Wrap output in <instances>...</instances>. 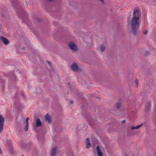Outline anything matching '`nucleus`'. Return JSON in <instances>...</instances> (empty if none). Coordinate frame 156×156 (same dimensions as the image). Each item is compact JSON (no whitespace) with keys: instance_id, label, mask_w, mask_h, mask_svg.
Masks as SVG:
<instances>
[{"instance_id":"1","label":"nucleus","mask_w":156,"mask_h":156,"mask_svg":"<svg viewBox=\"0 0 156 156\" xmlns=\"http://www.w3.org/2000/svg\"><path fill=\"white\" fill-rule=\"evenodd\" d=\"M139 15L137 9H134L133 16L130 21L131 29L133 33L135 34L137 33L139 25Z\"/></svg>"},{"instance_id":"2","label":"nucleus","mask_w":156,"mask_h":156,"mask_svg":"<svg viewBox=\"0 0 156 156\" xmlns=\"http://www.w3.org/2000/svg\"><path fill=\"white\" fill-rule=\"evenodd\" d=\"M71 69L73 71L80 72L82 71L81 69L79 67L78 64L76 62H73L70 66Z\"/></svg>"},{"instance_id":"3","label":"nucleus","mask_w":156,"mask_h":156,"mask_svg":"<svg viewBox=\"0 0 156 156\" xmlns=\"http://www.w3.org/2000/svg\"><path fill=\"white\" fill-rule=\"evenodd\" d=\"M4 75L5 76H10L11 78V79L13 81L16 80L17 78L15 75L13 71L9 72V73H4Z\"/></svg>"},{"instance_id":"4","label":"nucleus","mask_w":156,"mask_h":156,"mask_svg":"<svg viewBox=\"0 0 156 156\" xmlns=\"http://www.w3.org/2000/svg\"><path fill=\"white\" fill-rule=\"evenodd\" d=\"M0 41L5 45L9 44L10 43L9 41L6 38L2 36H0Z\"/></svg>"},{"instance_id":"5","label":"nucleus","mask_w":156,"mask_h":156,"mask_svg":"<svg viewBox=\"0 0 156 156\" xmlns=\"http://www.w3.org/2000/svg\"><path fill=\"white\" fill-rule=\"evenodd\" d=\"M69 48L72 50L76 51L78 50V48L77 46L73 42H70L69 44Z\"/></svg>"},{"instance_id":"6","label":"nucleus","mask_w":156,"mask_h":156,"mask_svg":"<svg viewBox=\"0 0 156 156\" xmlns=\"http://www.w3.org/2000/svg\"><path fill=\"white\" fill-rule=\"evenodd\" d=\"M4 122V117L1 115H0V133L3 130Z\"/></svg>"},{"instance_id":"7","label":"nucleus","mask_w":156,"mask_h":156,"mask_svg":"<svg viewBox=\"0 0 156 156\" xmlns=\"http://www.w3.org/2000/svg\"><path fill=\"white\" fill-rule=\"evenodd\" d=\"M42 125V122L41 121V119L39 118H37L36 122V128H34V129L37 132L36 129L39 127L41 126Z\"/></svg>"},{"instance_id":"8","label":"nucleus","mask_w":156,"mask_h":156,"mask_svg":"<svg viewBox=\"0 0 156 156\" xmlns=\"http://www.w3.org/2000/svg\"><path fill=\"white\" fill-rule=\"evenodd\" d=\"M45 120L47 122L48 124H50L51 122V116L48 114H47L45 115Z\"/></svg>"},{"instance_id":"9","label":"nucleus","mask_w":156,"mask_h":156,"mask_svg":"<svg viewBox=\"0 0 156 156\" xmlns=\"http://www.w3.org/2000/svg\"><path fill=\"white\" fill-rule=\"evenodd\" d=\"M96 150L98 156H103V153L99 146L96 147Z\"/></svg>"},{"instance_id":"10","label":"nucleus","mask_w":156,"mask_h":156,"mask_svg":"<svg viewBox=\"0 0 156 156\" xmlns=\"http://www.w3.org/2000/svg\"><path fill=\"white\" fill-rule=\"evenodd\" d=\"M57 153V147H54L52 148L50 156H55Z\"/></svg>"},{"instance_id":"11","label":"nucleus","mask_w":156,"mask_h":156,"mask_svg":"<svg viewBox=\"0 0 156 156\" xmlns=\"http://www.w3.org/2000/svg\"><path fill=\"white\" fill-rule=\"evenodd\" d=\"M86 147L88 148L91 147V144L90 142V139L89 138L86 139Z\"/></svg>"},{"instance_id":"12","label":"nucleus","mask_w":156,"mask_h":156,"mask_svg":"<svg viewBox=\"0 0 156 156\" xmlns=\"http://www.w3.org/2000/svg\"><path fill=\"white\" fill-rule=\"evenodd\" d=\"M151 106L150 103L147 102L145 104V108L147 111H148Z\"/></svg>"},{"instance_id":"13","label":"nucleus","mask_w":156,"mask_h":156,"mask_svg":"<svg viewBox=\"0 0 156 156\" xmlns=\"http://www.w3.org/2000/svg\"><path fill=\"white\" fill-rule=\"evenodd\" d=\"M81 61L83 62L86 63L87 64H90L91 62L90 61V59H81Z\"/></svg>"},{"instance_id":"14","label":"nucleus","mask_w":156,"mask_h":156,"mask_svg":"<svg viewBox=\"0 0 156 156\" xmlns=\"http://www.w3.org/2000/svg\"><path fill=\"white\" fill-rule=\"evenodd\" d=\"M105 50V47L104 44H101L100 46V50L101 52H104Z\"/></svg>"},{"instance_id":"15","label":"nucleus","mask_w":156,"mask_h":156,"mask_svg":"<svg viewBox=\"0 0 156 156\" xmlns=\"http://www.w3.org/2000/svg\"><path fill=\"white\" fill-rule=\"evenodd\" d=\"M143 124V123H142L141 124L137 125L135 127L134 126H132L131 127V129L132 130H134V129H138L139 128H140Z\"/></svg>"},{"instance_id":"16","label":"nucleus","mask_w":156,"mask_h":156,"mask_svg":"<svg viewBox=\"0 0 156 156\" xmlns=\"http://www.w3.org/2000/svg\"><path fill=\"white\" fill-rule=\"evenodd\" d=\"M121 106V103L120 102L117 103L116 105V107L117 109H119L120 108Z\"/></svg>"},{"instance_id":"17","label":"nucleus","mask_w":156,"mask_h":156,"mask_svg":"<svg viewBox=\"0 0 156 156\" xmlns=\"http://www.w3.org/2000/svg\"><path fill=\"white\" fill-rule=\"evenodd\" d=\"M28 124H26L24 128V130L26 131H27L28 130Z\"/></svg>"},{"instance_id":"18","label":"nucleus","mask_w":156,"mask_h":156,"mask_svg":"<svg viewBox=\"0 0 156 156\" xmlns=\"http://www.w3.org/2000/svg\"><path fill=\"white\" fill-rule=\"evenodd\" d=\"M20 123V122H18L17 124H16V126H17V129L19 131L20 130V126H19V124Z\"/></svg>"},{"instance_id":"19","label":"nucleus","mask_w":156,"mask_h":156,"mask_svg":"<svg viewBox=\"0 0 156 156\" xmlns=\"http://www.w3.org/2000/svg\"><path fill=\"white\" fill-rule=\"evenodd\" d=\"M135 84L136 86H138V80L137 79H136L135 81Z\"/></svg>"},{"instance_id":"20","label":"nucleus","mask_w":156,"mask_h":156,"mask_svg":"<svg viewBox=\"0 0 156 156\" xmlns=\"http://www.w3.org/2000/svg\"><path fill=\"white\" fill-rule=\"evenodd\" d=\"M29 119V118L28 117H27L26 119V124H29V122H28V120Z\"/></svg>"},{"instance_id":"21","label":"nucleus","mask_w":156,"mask_h":156,"mask_svg":"<svg viewBox=\"0 0 156 156\" xmlns=\"http://www.w3.org/2000/svg\"><path fill=\"white\" fill-rule=\"evenodd\" d=\"M150 53L148 51H146L145 52V54L146 55H148L150 54Z\"/></svg>"},{"instance_id":"22","label":"nucleus","mask_w":156,"mask_h":156,"mask_svg":"<svg viewBox=\"0 0 156 156\" xmlns=\"http://www.w3.org/2000/svg\"><path fill=\"white\" fill-rule=\"evenodd\" d=\"M143 33L144 34H147L148 33V31L147 30H145L144 31Z\"/></svg>"},{"instance_id":"23","label":"nucleus","mask_w":156,"mask_h":156,"mask_svg":"<svg viewBox=\"0 0 156 156\" xmlns=\"http://www.w3.org/2000/svg\"><path fill=\"white\" fill-rule=\"evenodd\" d=\"M67 85L69 86V88H70V89H71V90H72V89H71V87L70 86V83H67Z\"/></svg>"},{"instance_id":"24","label":"nucleus","mask_w":156,"mask_h":156,"mask_svg":"<svg viewBox=\"0 0 156 156\" xmlns=\"http://www.w3.org/2000/svg\"><path fill=\"white\" fill-rule=\"evenodd\" d=\"M48 63V64L50 66H51V62H49V61H46Z\"/></svg>"},{"instance_id":"25","label":"nucleus","mask_w":156,"mask_h":156,"mask_svg":"<svg viewBox=\"0 0 156 156\" xmlns=\"http://www.w3.org/2000/svg\"><path fill=\"white\" fill-rule=\"evenodd\" d=\"M126 120H124L122 121V123H126Z\"/></svg>"},{"instance_id":"26","label":"nucleus","mask_w":156,"mask_h":156,"mask_svg":"<svg viewBox=\"0 0 156 156\" xmlns=\"http://www.w3.org/2000/svg\"><path fill=\"white\" fill-rule=\"evenodd\" d=\"M74 102L73 101V100H71L70 101V103L72 104Z\"/></svg>"},{"instance_id":"27","label":"nucleus","mask_w":156,"mask_h":156,"mask_svg":"<svg viewBox=\"0 0 156 156\" xmlns=\"http://www.w3.org/2000/svg\"><path fill=\"white\" fill-rule=\"evenodd\" d=\"M13 89H16V90H17L18 88L16 87H14L13 88Z\"/></svg>"},{"instance_id":"28","label":"nucleus","mask_w":156,"mask_h":156,"mask_svg":"<svg viewBox=\"0 0 156 156\" xmlns=\"http://www.w3.org/2000/svg\"><path fill=\"white\" fill-rule=\"evenodd\" d=\"M7 143L9 144H11V141H8Z\"/></svg>"},{"instance_id":"29","label":"nucleus","mask_w":156,"mask_h":156,"mask_svg":"<svg viewBox=\"0 0 156 156\" xmlns=\"http://www.w3.org/2000/svg\"><path fill=\"white\" fill-rule=\"evenodd\" d=\"M22 95L24 97V98H25V96L24 95V94L23 93H22Z\"/></svg>"},{"instance_id":"30","label":"nucleus","mask_w":156,"mask_h":156,"mask_svg":"<svg viewBox=\"0 0 156 156\" xmlns=\"http://www.w3.org/2000/svg\"><path fill=\"white\" fill-rule=\"evenodd\" d=\"M17 94V91H16V93H15V97H16Z\"/></svg>"},{"instance_id":"31","label":"nucleus","mask_w":156,"mask_h":156,"mask_svg":"<svg viewBox=\"0 0 156 156\" xmlns=\"http://www.w3.org/2000/svg\"><path fill=\"white\" fill-rule=\"evenodd\" d=\"M39 134H38V135L37 136V138L38 139V140H39Z\"/></svg>"},{"instance_id":"32","label":"nucleus","mask_w":156,"mask_h":156,"mask_svg":"<svg viewBox=\"0 0 156 156\" xmlns=\"http://www.w3.org/2000/svg\"><path fill=\"white\" fill-rule=\"evenodd\" d=\"M19 73L21 74L22 73V72L20 71H19Z\"/></svg>"},{"instance_id":"33","label":"nucleus","mask_w":156,"mask_h":156,"mask_svg":"<svg viewBox=\"0 0 156 156\" xmlns=\"http://www.w3.org/2000/svg\"><path fill=\"white\" fill-rule=\"evenodd\" d=\"M24 49H25V48H22V50H24Z\"/></svg>"},{"instance_id":"34","label":"nucleus","mask_w":156,"mask_h":156,"mask_svg":"<svg viewBox=\"0 0 156 156\" xmlns=\"http://www.w3.org/2000/svg\"><path fill=\"white\" fill-rule=\"evenodd\" d=\"M2 32V30L0 29V32Z\"/></svg>"},{"instance_id":"35","label":"nucleus","mask_w":156,"mask_h":156,"mask_svg":"<svg viewBox=\"0 0 156 156\" xmlns=\"http://www.w3.org/2000/svg\"><path fill=\"white\" fill-rule=\"evenodd\" d=\"M14 104H16V101H15V102H14Z\"/></svg>"},{"instance_id":"36","label":"nucleus","mask_w":156,"mask_h":156,"mask_svg":"<svg viewBox=\"0 0 156 156\" xmlns=\"http://www.w3.org/2000/svg\"><path fill=\"white\" fill-rule=\"evenodd\" d=\"M125 156H128V155H127V154H126Z\"/></svg>"},{"instance_id":"37","label":"nucleus","mask_w":156,"mask_h":156,"mask_svg":"<svg viewBox=\"0 0 156 156\" xmlns=\"http://www.w3.org/2000/svg\"><path fill=\"white\" fill-rule=\"evenodd\" d=\"M83 106H81V108H83Z\"/></svg>"},{"instance_id":"38","label":"nucleus","mask_w":156,"mask_h":156,"mask_svg":"<svg viewBox=\"0 0 156 156\" xmlns=\"http://www.w3.org/2000/svg\"><path fill=\"white\" fill-rule=\"evenodd\" d=\"M82 114H83V115H84V114H83V113H82Z\"/></svg>"}]
</instances>
